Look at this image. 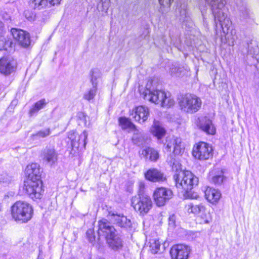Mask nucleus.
Here are the masks:
<instances>
[{
	"label": "nucleus",
	"instance_id": "obj_1",
	"mask_svg": "<svg viewBox=\"0 0 259 259\" xmlns=\"http://www.w3.org/2000/svg\"><path fill=\"white\" fill-rule=\"evenodd\" d=\"M176 186L186 198L197 199L198 195L192 190L198 185V178L189 170L180 171L174 176Z\"/></svg>",
	"mask_w": 259,
	"mask_h": 259
},
{
	"label": "nucleus",
	"instance_id": "obj_2",
	"mask_svg": "<svg viewBox=\"0 0 259 259\" xmlns=\"http://www.w3.org/2000/svg\"><path fill=\"white\" fill-rule=\"evenodd\" d=\"M11 214L15 222L21 224L27 223L33 217V209L27 202L19 200L11 206Z\"/></svg>",
	"mask_w": 259,
	"mask_h": 259
},
{
	"label": "nucleus",
	"instance_id": "obj_3",
	"mask_svg": "<svg viewBox=\"0 0 259 259\" xmlns=\"http://www.w3.org/2000/svg\"><path fill=\"white\" fill-rule=\"evenodd\" d=\"M206 3L211 5V11L214 16L215 23L217 21L219 22L223 32L228 34L232 23L227 17L224 8L225 4L223 0H205Z\"/></svg>",
	"mask_w": 259,
	"mask_h": 259
},
{
	"label": "nucleus",
	"instance_id": "obj_4",
	"mask_svg": "<svg viewBox=\"0 0 259 259\" xmlns=\"http://www.w3.org/2000/svg\"><path fill=\"white\" fill-rule=\"evenodd\" d=\"M141 95L145 99L161 106L170 107L175 104V101L164 91L161 90H151L146 88L143 92L140 90Z\"/></svg>",
	"mask_w": 259,
	"mask_h": 259
},
{
	"label": "nucleus",
	"instance_id": "obj_5",
	"mask_svg": "<svg viewBox=\"0 0 259 259\" xmlns=\"http://www.w3.org/2000/svg\"><path fill=\"white\" fill-rule=\"evenodd\" d=\"M178 105L182 111L188 114L198 112L201 108V99L194 94L181 95L178 98Z\"/></svg>",
	"mask_w": 259,
	"mask_h": 259
},
{
	"label": "nucleus",
	"instance_id": "obj_6",
	"mask_svg": "<svg viewBox=\"0 0 259 259\" xmlns=\"http://www.w3.org/2000/svg\"><path fill=\"white\" fill-rule=\"evenodd\" d=\"M132 205L136 211L144 215L151 209L152 201L149 196L140 192L138 196L133 197Z\"/></svg>",
	"mask_w": 259,
	"mask_h": 259
},
{
	"label": "nucleus",
	"instance_id": "obj_7",
	"mask_svg": "<svg viewBox=\"0 0 259 259\" xmlns=\"http://www.w3.org/2000/svg\"><path fill=\"white\" fill-rule=\"evenodd\" d=\"M23 188L25 192L32 199L40 198L44 192L41 181L27 179L24 182Z\"/></svg>",
	"mask_w": 259,
	"mask_h": 259
},
{
	"label": "nucleus",
	"instance_id": "obj_8",
	"mask_svg": "<svg viewBox=\"0 0 259 259\" xmlns=\"http://www.w3.org/2000/svg\"><path fill=\"white\" fill-rule=\"evenodd\" d=\"M192 153L196 158L206 160L212 156V149L207 143L200 142L194 147Z\"/></svg>",
	"mask_w": 259,
	"mask_h": 259
},
{
	"label": "nucleus",
	"instance_id": "obj_9",
	"mask_svg": "<svg viewBox=\"0 0 259 259\" xmlns=\"http://www.w3.org/2000/svg\"><path fill=\"white\" fill-rule=\"evenodd\" d=\"M172 196V191L165 187L157 188L153 193L154 200L158 206L164 205Z\"/></svg>",
	"mask_w": 259,
	"mask_h": 259
},
{
	"label": "nucleus",
	"instance_id": "obj_10",
	"mask_svg": "<svg viewBox=\"0 0 259 259\" xmlns=\"http://www.w3.org/2000/svg\"><path fill=\"white\" fill-rule=\"evenodd\" d=\"M17 68V61L13 58L3 57L0 59V73L9 76L15 73Z\"/></svg>",
	"mask_w": 259,
	"mask_h": 259
},
{
	"label": "nucleus",
	"instance_id": "obj_11",
	"mask_svg": "<svg viewBox=\"0 0 259 259\" xmlns=\"http://www.w3.org/2000/svg\"><path fill=\"white\" fill-rule=\"evenodd\" d=\"M116 233L117 231L114 226H112L110 222L107 220L103 219L98 222V235L99 240L102 236L106 240L108 238Z\"/></svg>",
	"mask_w": 259,
	"mask_h": 259
},
{
	"label": "nucleus",
	"instance_id": "obj_12",
	"mask_svg": "<svg viewBox=\"0 0 259 259\" xmlns=\"http://www.w3.org/2000/svg\"><path fill=\"white\" fill-rule=\"evenodd\" d=\"M165 149L168 151H170L173 148V153L175 155H181L184 150V147L182 144V139L176 137H168L166 138L164 144Z\"/></svg>",
	"mask_w": 259,
	"mask_h": 259
},
{
	"label": "nucleus",
	"instance_id": "obj_13",
	"mask_svg": "<svg viewBox=\"0 0 259 259\" xmlns=\"http://www.w3.org/2000/svg\"><path fill=\"white\" fill-rule=\"evenodd\" d=\"M107 217L110 221L120 228L128 229L132 227L131 220L123 214H118L115 211H109Z\"/></svg>",
	"mask_w": 259,
	"mask_h": 259
},
{
	"label": "nucleus",
	"instance_id": "obj_14",
	"mask_svg": "<svg viewBox=\"0 0 259 259\" xmlns=\"http://www.w3.org/2000/svg\"><path fill=\"white\" fill-rule=\"evenodd\" d=\"M190 252L188 246L184 244H177L173 246L170 250L172 259H188Z\"/></svg>",
	"mask_w": 259,
	"mask_h": 259
},
{
	"label": "nucleus",
	"instance_id": "obj_15",
	"mask_svg": "<svg viewBox=\"0 0 259 259\" xmlns=\"http://www.w3.org/2000/svg\"><path fill=\"white\" fill-rule=\"evenodd\" d=\"M14 38L23 47H28L30 44V36L28 33L21 29L12 28L11 30Z\"/></svg>",
	"mask_w": 259,
	"mask_h": 259
},
{
	"label": "nucleus",
	"instance_id": "obj_16",
	"mask_svg": "<svg viewBox=\"0 0 259 259\" xmlns=\"http://www.w3.org/2000/svg\"><path fill=\"white\" fill-rule=\"evenodd\" d=\"M87 137L88 133L85 131H84L80 135L75 132H71L68 135V138L71 141L72 146L75 148H78L80 146L85 147Z\"/></svg>",
	"mask_w": 259,
	"mask_h": 259
},
{
	"label": "nucleus",
	"instance_id": "obj_17",
	"mask_svg": "<svg viewBox=\"0 0 259 259\" xmlns=\"http://www.w3.org/2000/svg\"><path fill=\"white\" fill-rule=\"evenodd\" d=\"M42 170L40 166L36 163H33L27 165L26 168V174L27 175V179L33 181H38L41 180Z\"/></svg>",
	"mask_w": 259,
	"mask_h": 259
},
{
	"label": "nucleus",
	"instance_id": "obj_18",
	"mask_svg": "<svg viewBox=\"0 0 259 259\" xmlns=\"http://www.w3.org/2000/svg\"><path fill=\"white\" fill-rule=\"evenodd\" d=\"M149 110L147 107L140 106L136 107L130 113V115L137 121L139 122L146 121L149 115Z\"/></svg>",
	"mask_w": 259,
	"mask_h": 259
},
{
	"label": "nucleus",
	"instance_id": "obj_19",
	"mask_svg": "<svg viewBox=\"0 0 259 259\" xmlns=\"http://www.w3.org/2000/svg\"><path fill=\"white\" fill-rule=\"evenodd\" d=\"M199 122L197 123L198 126L201 130L209 135L215 134V129L212 123V121L206 117H203L198 118Z\"/></svg>",
	"mask_w": 259,
	"mask_h": 259
},
{
	"label": "nucleus",
	"instance_id": "obj_20",
	"mask_svg": "<svg viewBox=\"0 0 259 259\" xmlns=\"http://www.w3.org/2000/svg\"><path fill=\"white\" fill-rule=\"evenodd\" d=\"M106 241L109 247L115 251L121 249L123 245V240L117 233Z\"/></svg>",
	"mask_w": 259,
	"mask_h": 259
},
{
	"label": "nucleus",
	"instance_id": "obj_21",
	"mask_svg": "<svg viewBox=\"0 0 259 259\" xmlns=\"http://www.w3.org/2000/svg\"><path fill=\"white\" fill-rule=\"evenodd\" d=\"M145 176L146 179L152 182L163 181L165 179L163 173L156 168L149 169Z\"/></svg>",
	"mask_w": 259,
	"mask_h": 259
},
{
	"label": "nucleus",
	"instance_id": "obj_22",
	"mask_svg": "<svg viewBox=\"0 0 259 259\" xmlns=\"http://www.w3.org/2000/svg\"><path fill=\"white\" fill-rule=\"evenodd\" d=\"M61 1L62 0H30L31 4L33 5L34 8L39 10L47 7L49 5L50 6L59 5Z\"/></svg>",
	"mask_w": 259,
	"mask_h": 259
},
{
	"label": "nucleus",
	"instance_id": "obj_23",
	"mask_svg": "<svg viewBox=\"0 0 259 259\" xmlns=\"http://www.w3.org/2000/svg\"><path fill=\"white\" fill-rule=\"evenodd\" d=\"M44 160L52 165L57 160V154L53 148L45 149L42 153Z\"/></svg>",
	"mask_w": 259,
	"mask_h": 259
},
{
	"label": "nucleus",
	"instance_id": "obj_24",
	"mask_svg": "<svg viewBox=\"0 0 259 259\" xmlns=\"http://www.w3.org/2000/svg\"><path fill=\"white\" fill-rule=\"evenodd\" d=\"M205 196L208 201L214 203L220 199L221 194L218 190L208 187L205 191Z\"/></svg>",
	"mask_w": 259,
	"mask_h": 259
},
{
	"label": "nucleus",
	"instance_id": "obj_25",
	"mask_svg": "<svg viewBox=\"0 0 259 259\" xmlns=\"http://www.w3.org/2000/svg\"><path fill=\"white\" fill-rule=\"evenodd\" d=\"M141 155L146 159L151 161H156L159 158L158 151L153 148L147 147L141 151Z\"/></svg>",
	"mask_w": 259,
	"mask_h": 259
},
{
	"label": "nucleus",
	"instance_id": "obj_26",
	"mask_svg": "<svg viewBox=\"0 0 259 259\" xmlns=\"http://www.w3.org/2000/svg\"><path fill=\"white\" fill-rule=\"evenodd\" d=\"M152 134L157 138L158 140L162 138L165 134V130L162 126L161 124L158 121H154L151 128Z\"/></svg>",
	"mask_w": 259,
	"mask_h": 259
},
{
	"label": "nucleus",
	"instance_id": "obj_27",
	"mask_svg": "<svg viewBox=\"0 0 259 259\" xmlns=\"http://www.w3.org/2000/svg\"><path fill=\"white\" fill-rule=\"evenodd\" d=\"M210 181L216 185L221 184L224 180L223 172L221 170L214 169L209 173Z\"/></svg>",
	"mask_w": 259,
	"mask_h": 259
},
{
	"label": "nucleus",
	"instance_id": "obj_28",
	"mask_svg": "<svg viewBox=\"0 0 259 259\" xmlns=\"http://www.w3.org/2000/svg\"><path fill=\"white\" fill-rule=\"evenodd\" d=\"M185 208L188 213H192L195 214L205 212V207L202 204L194 205L193 203H188L186 205Z\"/></svg>",
	"mask_w": 259,
	"mask_h": 259
},
{
	"label": "nucleus",
	"instance_id": "obj_29",
	"mask_svg": "<svg viewBox=\"0 0 259 259\" xmlns=\"http://www.w3.org/2000/svg\"><path fill=\"white\" fill-rule=\"evenodd\" d=\"M102 73L98 69H92L90 71V82L92 87L97 88L98 84L101 79Z\"/></svg>",
	"mask_w": 259,
	"mask_h": 259
},
{
	"label": "nucleus",
	"instance_id": "obj_30",
	"mask_svg": "<svg viewBox=\"0 0 259 259\" xmlns=\"http://www.w3.org/2000/svg\"><path fill=\"white\" fill-rule=\"evenodd\" d=\"M47 103L48 102H46L45 99L40 100L39 101L36 102L34 105L32 106L29 111V114L31 116H32L34 114L38 112V111L43 109L47 104Z\"/></svg>",
	"mask_w": 259,
	"mask_h": 259
},
{
	"label": "nucleus",
	"instance_id": "obj_31",
	"mask_svg": "<svg viewBox=\"0 0 259 259\" xmlns=\"http://www.w3.org/2000/svg\"><path fill=\"white\" fill-rule=\"evenodd\" d=\"M119 124L123 130H129L131 131L134 130L136 126L129 120L125 117H120L119 118Z\"/></svg>",
	"mask_w": 259,
	"mask_h": 259
},
{
	"label": "nucleus",
	"instance_id": "obj_32",
	"mask_svg": "<svg viewBox=\"0 0 259 259\" xmlns=\"http://www.w3.org/2000/svg\"><path fill=\"white\" fill-rule=\"evenodd\" d=\"M185 69L179 64H172L170 68L169 73L172 76H180L184 71Z\"/></svg>",
	"mask_w": 259,
	"mask_h": 259
},
{
	"label": "nucleus",
	"instance_id": "obj_33",
	"mask_svg": "<svg viewBox=\"0 0 259 259\" xmlns=\"http://www.w3.org/2000/svg\"><path fill=\"white\" fill-rule=\"evenodd\" d=\"M150 249L152 253L156 254L161 252V244L158 240L152 239L150 242Z\"/></svg>",
	"mask_w": 259,
	"mask_h": 259
},
{
	"label": "nucleus",
	"instance_id": "obj_34",
	"mask_svg": "<svg viewBox=\"0 0 259 259\" xmlns=\"http://www.w3.org/2000/svg\"><path fill=\"white\" fill-rule=\"evenodd\" d=\"M167 162L174 171H178L181 169V164L178 161L174 158L173 155L171 154L167 157Z\"/></svg>",
	"mask_w": 259,
	"mask_h": 259
},
{
	"label": "nucleus",
	"instance_id": "obj_35",
	"mask_svg": "<svg viewBox=\"0 0 259 259\" xmlns=\"http://www.w3.org/2000/svg\"><path fill=\"white\" fill-rule=\"evenodd\" d=\"M132 132H134V135L132 138L133 143L135 144L140 146L141 144H142L143 142V135L141 134L139 130L137 129V128H136Z\"/></svg>",
	"mask_w": 259,
	"mask_h": 259
},
{
	"label": "nucleus",
	"instance_id": "obj_36",
	"mask_svg": "<svg viewBox=\"0 0 259 259\" xmlns=\"http://www.w3.org/2000/svg\"><path fill=\"white\" fill-rule=\"evenodd\" d=\"M97 92V88L92 87L84 94L83 98L88 101L93 100L96 95Z\"/></svg>",
	"mask_w": 259,
	"mask_h": 259
},
{
	"label": "nucleus",
	"instance_id": "obj_37",
	"mask_svg": "<svg viewBox=\"0 0 259 259\" xmlns=\"http://www.w3.org/2000/svg\"><path fill=\"white\" fill-rule=\"evenodd\" d=\"M12 181V177L9 176L7 174L5 173L0 175V183L4 186L9 184Z\"/></svg>",
	"mask_w": 259,
	"mask_h": 259
},
{
	"label": "nucleus",
	"instance_id": "obj_38",
	"mask_svg": "<svg viewBox=\"0 0 259 259\" xmlns=\"http://www.w3.org/2000/svg\"><path fill=\"white\" fill-rule=\"evenodd\" d=\"M200 218L201 224H208L211 221V217L209 213H205L204 212L201 213Z\"/></svg>",
	"mask_w": 259,
	"mask_h": 259
},
{
	"label": "nucleus",
	"instance_id": "obj_39",
	"mask_svg": "<svg viewBox=\"0 0 259 259\" xmlns=\"http://www.w3.org/2000/svg\"><path fill=\"white\" fill-rule=\"evenodd\" d=\"M51 134V130L50 128H48L46 129H44L42 130H40L38 131L35 135H34V136H37L39 138H45L48 137Z\"/></svg>",
	"mask_w": 259,
	"mask_h": 259
},
{
	"label": "nucleus",
	"instance_id": "obj_40",
	"mask_svg": "<svg viewBox=\"0 0 259 259\" xmlns=\"http://www.w3.org/2000/svg\"><path fill=\"white\" fill-rule=\"evenodd\" d=\"M180 20L183 22L188 20L189 16L186 9L181 8L180 11Z\"/></svg>",
	"mask_w": 259,
	"mask_h": 259
},
{
	"label": "nucleus",
	"instance_id": "obj_41",
	"mask_svg": "<svg viewBox=\"0 0 259 259\" xmlns=\"http://www.w3.org/2000/svg\"><path fill=\"white\" fill-rule=\"evenodd\" d=\"M87 236L91 243L95 241V237L94 235V231L92 229H89L86 233Z\"/></svg>",
	"mask_w": 259,
	"mask_h": 259
},
{
	"label": "nucleus",
	"instance_id": "obj_42",
	"mask_svg": "<svg viewBox=\"0 0 259 259\" xmlns=\"http://www.w3.org/2000/svg\"><path fill=\"white\" fill-rule=\"evenodd\" d=\"M101 3L102 5V11L106 12L110 7V0H101Z\"/></svg>",
	"mask_w": 259,
	"mask_h": 259
},
{
	"label": "nucleus",
	"instance_id": "obj_43",
	"mask_svg": "<svg viewBox=\"0 0 259 259\" xmlns=\"http://www.w3.org/2000/svg\"><path fill=\"white\" fill-rule=\"evenodd\" d=\"M176 217L175 215H172L169 217L168 225L169 227L174 228L175 227Z\"/></svg>",
	"mask_w": 259,
	"mask_h": 259
},
{
	"label": "nucleus",
	"instance_id": "obj_44",
	"mask_svg": "<svg viewBox=\"0 0 259 259\" xmlns=\"http://www.w3.org/2000/svg\"><path fill=\"white\" fill-rule=\"evenodd\" d=\"M248 53L251 55H256L258 53V48L257 46H255L253 48V50L252 51L251 49L250 48V47H248Z\"/></svg>",
	"mask_w": 259,
	"mask_h": 259
},
{
	"label": "nucleus",
	"instance_id": "obj_45",
	"mask_svg": "<svg viewBox=\"0 0 259 259\" xmlns=\"http://www.w3.org/2000/svg\"><path fill=\"white\" fill-rule=\"evenodd\" d=\"M173 0H159V4L160 5L163 6H169L171 2Z\"/></svg>",
	"mask_w": 259,
	"mask_h": 259
},
{
	"label": "nucleus",
	"instance_id": "obj_46",
	"mask_svg": "<svg viewBox=\"0 0 259 259\" xmlns=\"http://www.w3.org/2000/svg\"><path fill=\"white\" fill-rule=\"evenodd\" d=\"M248 12L247 10H245L244 11H242L241 14L240 16L242 17L243 18H246L248 16Z\"/></svg>",
	"mask_w": 259,
	"mask_h": 259
},
{
	"label": "nucleus",
	"instance_id": "obj_47",
	"mask_svg": "<svg viewBox=\"0 0 259 259\" xmlns=\"http://www.w3.org/2000/svg\"><path fill=\"white\" fill-rule=\"evenodd\" d=\"M29 13V12L28 11H25L24 12V14L25 15V17L27 18V19L29 20H32L33 19H32V16H30V14L29 15V16L28 17H27V14Z\"/></svg>",
	"mask_w": 259,
	"mask_h": 259
},
{
	"label": "nucleus",
	"instance_id": "obj_48",
	"mask_svg": "<svg viewBox=\"0 0 259 259\" xmlns=\"http://www.w3.org/2000/svg\"><path fill=\"white\" fill-rule=\"evenodd\" d=\"M6 48L5 46L4 45V42L2 40V42L1 44H0V50L5 49Z\"/></svg>",
	"mask_w": 259,
	"mask_h": 259
},
{
	"label": "nucleus",
	"instance_id": "obj_49",
	"mask_svg": "<svg viewBox=\"0 0 259 259\" xmlns=\"http://www.w3.org/2000/svg\"><path fill=\"white\" fill-rule=\"evenodd\" d=\"M78 116L80 118L81 116H82V117L85 118V116L84 115L83 113H80L79 114Z\"/></svg>",
	"mask_w": 259,
	"mask_h": 259
},
{
	"label": "nucleus",
	"instance_id": "obj_50",
	"mask_svg": "<svg viewBox=\"0 0 259 259\" xmlns=\"http://www.w3.org/2000/svg\"><path fill=\"white\" fill-rule=\"evenodd\" d=\"M170 44H173L174 45H175L174 43L172 42V41H171Z\"/></svg>",
	"mask_w": 259,
	"mask_h": 259
},
{
	"label": "nucleus",
	"instance_id": "obj_51",
	"mask_svg": "<svg viewBox=\"0 0 259 259\" xmlns=\"http://www.w3.org/2000/svg\"><path fill=\"white\" fill-rule=\"evenodd\" d=\"M82 139L80 138V141L82 142Z\"/></svg>",
	"mask_w": 259,
	"mask_h": 259
},
{
	"label": "nucleus",
	"instance_id": "obj_52",
	"mask_svg": "<svg viewBox=\"0 0 259 259\" xmlns=\"http://www.w3.org/2000/svg\"><path fill=\"white\" fill-rule=\"evenodd\" d=\"M164 43H165V44H166V45H168V44H167L166 42H165Z\"/></svg>",
	"mask_w": 259,
	"mask_h": 259
},
{
	"label": "nucleus",
	"instance_id": "obj_53",
	"mask_svg": "<svg viewBox=\"0 0 259 259\" xmlns=\"http://www.w3.org/2000/svg\"><path fill=\"white\" fill-rule=\"evenodd\" d=\"M99 259H105V258H100Z\"/></svg>",
	"mask_w": 259,
	"mask_h": 259
}]
</instances>
